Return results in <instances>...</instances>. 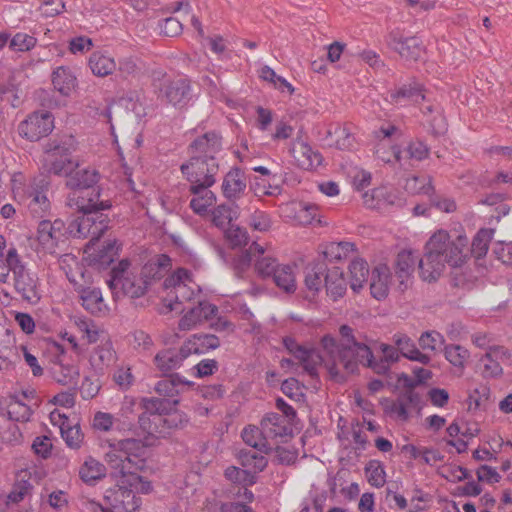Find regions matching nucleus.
I'll return each instance as SVG.
<instances>
[{
    "instance_id": "nucleus-61",
    "label": "nucleus",
    "mask_w": 512,
    "mask_h": 512,
    "mask_svg": "<svg viewBox=\"0 0 512 512\" xmlns=\"http://www.w3.org/2000/svg\"><path fill=\"white\" fill-rule=\"evenodd\" d=\"M322 363V356L315 349L311 350V353L300 363L303 366L305 372H307L311 377H316L318 375V366Z\"/></svg>"
},
{
    "instance_id": "nucleus-59",
    "label": "nucleus",
    "mask_w": 512,
    "mask_h": 512,
    "mask_svg": "<svg viewBox=\"0 0 512 512\" xmlns=\"http://www.w3.org/2000/svg\"><path fill=\"white\" fill-rule=\"evenodd\" d=\"M368 481L372 486L382 487L385 484L384 468L377 462H370L366 466Z\"/></svg>"
},
{
    "instance_id": "nucleus-23",
    "label": "nucleus",
    "mask_w": 512,
    "mask_h": 512,
    "mask_svg": "<svg viewBox=\"0 0 512 512\" xmlns=\"http://www.w3.org/2000/svg\"><path fill=\"white\" fill-rule=\"evenodd\" d=\"M290 152L298 165L306 170L313 169L322 162V156L318 152L313 151L309 145L300 141L294 142Z\"/></svg>"
},
{
    "instance_id": "nucleus-43",
    "label": "nucleus",
    "mask_w": 512,
    "mask_h": 512,
    "mask_svg": "<svg viewBox=\"0 0 512 512\" xmlns=\"http://www.w3.org/2000/svg\"><path fill=\"white\" fill-rule=\"evenodd\" d=\"M237 217V211H234L232 207L225 204L217 206L212 211L213 224L223 231L229 228L232 225V220L237 219Z\"/></svg>"
},
{
    "instance_id": "nucleus-28",
    "label": "nucleus",
    "mask_w": 512,
    "mask_h": 512,
    "mask_svg": "<svg viewBox=\"0 0 512 512\" xmlns=\"http://www.w3.org/2000/svg\"><path fill=\"white\" fill-rule=\"evenodd\" d=\"M54 88L62 95L68 96L76 87V77L66 67H58L52 73Z\"/></svg>"
},
{
    "instance_id": "nucleus-1",
    "label": "nucleus",
    "mask_w": 512,
    "mask_h": 512,
    "mask_svg": "<svg viewBox=\"0 0 512 512\" xmlns=\"http://www.w3.org/2000/svg\"><path fill=\"white\" fill-rule=\"evenodd\" d=\"M341 336L340 342L330 336L325 335L321 344L334 361V366H342L343 369L352 374L357 371L358 365L362 364L372 369L377 374H386L389 369V363L380 358L375 360L370 347L363 341L360 333L348 325H342L339 328Z\"/></svg>"
},
{
    "instance_id": "nucleus-60",
    "label": "nucleus",
    "mask_w": 512,
    "mask_h": 512,
    "mask_svg": "<svg viewBox=\"0 0 512 512\" xmlns=\"http://www.w3.org/2000/svg\"><path fill=\"white\" fill-rule=\"evenodd\" d=\"M396 400L403 403L405 408L411 413L413 410L419 409L421 397L419 393L415 392L413 389H405L399 394Z\"/></svg>"
},
{
    "instance_id": "nucleus-13",
    "label": "nucleus",
    "mask_w": 512,
    "mask_h": 512,
    "mask_svg": "<svg viewBox=\"0 0 512 512\" xmlns=\"http://www.w3.org/2000/svg\"><path fill=\"white\" fill-rule=\"evenodd\" d=\"M218 312L216 305L207 301H200L196 306L188 309L178 322V329L189 331L195 329L202 323L212 319Z\"/></svg>"
},
{
    "instance_id": "nucleus-25",
    "label": "nucleus",
    "mask_w": 512,
    "mask_h": 512,
    "mask_svg": "<svg viewBox=\"0 0 512 512\" xmlns=\"http://www.w3.org/2000/svg\"><path fill=\"white\" fill-rule=\"evenodd\" d=\"M393 342L397 346L398 351L405 358L422 364H428L430 362V356L420 352L407 335L397 333L393 336Z\"/></svg>"
},
{
    "instance_id": "nucleus-26",
    "label": "nucleus",
    "mask_w": 512,
    "mask_h": 512,
    "mask_svg": "<svg viewBox=\"0 0 512 512\" xmlns=\"http://www.w3.org/2000/svg\"><path fill=\"white\" fill-rule=\"evenodd\" d=\"M418 97L422 100L425 99L423 87L416 81L403 84L389 92V98L392 104H402L409 100L417 101Z\"/></svg>"
},
{
    "instance_id": "nucleus-19",
    "label": "nucleus",
    "mask_w": 512,
    "mask_h": 512,
    "mask_svg": "<svg viewBox=\"0 0 512 512\" xmlns=\"http://www.w3.org/2000/svg\"><path fill=\"white\" fill-rule=\"evenodd\" d=\"M99 175L95 169L83 168L75 169L70 177L66 179V186L71 190L86 192L94 189L93 186L98 182Z\"/></svg>"
},
{
    "instance_id": "nucleus-17",
    "label": "nucleus",
    "mask_w": 512,
    "mask_h": 512,
    "mask_svg": "<svg viewBox=\"0 0 512 512\" xmlns=\"http://www.w3.org/2000/svg\"><path fill=\"white\" fill-rule=\"evenodd\" d=\"M262 433L269 442V439L286 438L291 435V429L285 418L277 413H268L261 421Z\"/></svg>"
},
{
    "instance_id": "nucleus-32",
    "label": "nucleus",
    "mask_w": 512,
    "mask_h": 512,
    "mask_svg": "<svg viewBox=\"0 0 512 512\" xmlns=\"http://www.w3.org/2000/svg\"><path fill=\"white\" fill-rule=\"evenodd\" d=\"M79 476L85 483L93 484L106 476V467L93 457H88L79 469Z\"/></svg>"
},
{
    "instance_id": "nucleus-35",
    "label": "nucleus",
    "mask_w": 512,
    "mask_h": 512,
    "mask_svg": "<svg viewBox=\"0 0 512 512\" xmlns=\"http://www.w3.org/2000/svg\"><path fill=\"white\" fill-rule=\"evenodd\" d=\"M350 287L354 292H359L367 282L369 267L363 259H354L349 265Z\"/></svg>"
},
{
    "instance_id": "nucleus-36",
    "label": "nucleus",
    "mask_w": 512,
    "mask_h": 512,
    "mask_svg": "<svg viewBox=\"0 0 512 512\" xmlns=\"http://www.w3.org/2000/svg\"><path fill=\"white\" fill-rule=\"evenodd\" d=\"M271 277L276 286L282 291L288 294L296 291V278L292 266L287 264L282 265Z\"/></svg>"
},
{
    "instance_id": "nucleus-15",
    "label": "nucleus",
    "mask_w": 512,
    "mask_h": 512,
    "mask_svg": "<svg viewBox=\"0 0 512 512\" xmlns=\"http://www.w3.org/2000/svg\"><path fill=\"white\" fill-rule=\"evenodd\" d=\"M221 150V137L215 132H207L190 144L191 157L215 158Z\"/></svg>"
},
{
    "instance_id": "nucleus-14",
    "label": "nucleus",
    "mask_w": 512,
    "mask_h": 512,
    "mask_svg": "<svg viewBox=\"0 0 512 512\" xmlns=\"http://www.w3.org/2000/svg\"><path fill=\"white\" fill-rule=\"evenodd\" d=\"M160 92L161 98L166 103L176 108H183L190 99V84L184 78L167 79Z\"/></svg>"
},
{
    "instance_id": "nucleus-50",
    "label": "nucleus",
    "mask_w": 512,
    "mask_h": 512,
    "mask_svg": "<svg viewBox=\"0 0 512 512\" xmlns=\"http://www.w3.org/2000/svg\"><path fill=\"white\" fill-rule=\"evenodd\" d=\"M353 250L354 244L351 242H333L326 246L323 255L329 261L341 260L346 258Z\"/></svg>"
},
{
    "instance_id": "nucleus-46",
    "label": "nucleus",
    "mask_w": 512,
    "mask_h": 512,
    "mask_svg": "<svg viewBox=\"0 0 512 512\" xmlns=\"http://www.w3.org/2000/svg\"><path fill=\"white\" fill-rule=\"evenodd\" d=\"M422 112L426 116H431L429 124L434 135H441L446 131L445 118L439 107L429 104L422 108Z\"/></svg>"
},
{
    "instance_id": "nucleus-12",
    "label": "nucleus",
    "mask_w": 512,
    "mask_h": 512,
    "mask_svg": "<svg viewBox=\"0 0 512 512\" xmlns=\"http://www.w3.org/2000/svg\"><path fill=\"white\" fill-rule=\"evenodd\" d=\"M388 46L408 62H417L424 53L422 41L416 36L405 37L399 33H391Z\"/></svg>"
},
{
    "instance_id": "nucleus-47",
    "label": "nucleus",
    "mask_w": 512,
    "mask_h": 512,
    "mask_svg": "<svg viewBox=\"0 0 512 512\" xmlns=\"http://www.w3.org/2000/svg\"><path fill=\"white\" fill-rule=\"evenodd\" d=\"M403 161L404 160H415L422 161L426 159L430 154L429 147L419 139L411 140L408 142L406 148L402 150Z\"/></svg>"
},
{
    "instance_id": "nucleus-53",
    "label": "nucleus",
    "mask_w": 512,
    "mask_h": 512,
    "mask_svg": "<svg viewBox=\"0 0 512 512\" xmlns=\"http://www.w3.org/2000/svg\"><path fill=\"white\" fill-rule=\"evenodd\" d=\"M500 347H495L491 349L490 352L486 353L481 362L484 365V375L487 377H496L502 374V367L500 364L493 358V355H497L500 352Z\"/></svg>"
},
{
    "instance_id": "nucleus-24",
    "label": "nucleus",
    "mask_w": 512,
    "mask_h": 512,
    "mask_svg": "<svg viewBox=\"0 0 512 512\" xmlns=\"http://www.w3.org/2000/svg\"><path fill=\"white\" fill-rule=\"evenodd\" d=\"M246 189V177L239 168L231 169L224 177L222 191L226 198H238Z\"/></svg>"
},
{
    "instance_id": "nucleus-29",
    "label": "nucleus",
    "mask_w": 512,
    "mask_h": 512,
    "mask_svg": "<svg viewBox=\"0 0 512 512\" xmlns=\"http://www.w3.org/2000/svg\"><path fill=\"white\" fill-rule=\"evenodd\" d=\"M240 464L251 473L261 472L267 466V459L258 450L242 449L237 454Z\"/></svg>"
},
{
    "instance_id": "nucleus-11",
    "label": "nucleus",
    "mask_w": 512,
    "mask_h": 512,
    "mask_svg": "<svg viewBox=\"0 0 512 512\" xmlns=\"http://www.w3.org/2000/svg\"><path fill=\"white\" fill-rule=\"evenodd\" d=\"M65 238V224L60 219H43L38 224L37 240L42 249L54 253L58 243Z\"/></svg>"
},
{
    "instance_id": "nucleus-44",
    "label": "nucleus",
    "mask_w": 512,
    "mask_h": 512,
    "mask_svg": "<svg viewBox=\"0 0 512 512\" xmlns=\"http://www.w3.org/2000/svg\"><path fill=\"white\" fill-rule=\"evenodd\" d=\"M493 234V229H480L474 237L471 249H469V251L476 258L485 256L488 251V244L493 238Z\"/></svg>"
},
{
    "instance_id": "nucleus-21",
    "label": "nucleus",
    "mask_w": 512,
    "mask_h": 512,
    "mask_svg": "<svg viewBox=\"0 0 512 512\" xmlns=\"http://www.w3.org/2000/svg\"><path fill=\"white\" fill-rule=\"evenodd\" d=\"M390 276V269L385 264H379L372 270L370 292L375 299L382 300L387 297Z\"/></svg>"
},
{
    "instance_id": "nucleus-40",
    "label": "nucleus",
    "mask_w": 512,
    "mask_h": 512,
    "mask_svg": "<svg viewBox=\"0 0 512 512\" xmlns=\"http://www.w3.org/2000/svg\"><path fill=\"white\" fill-rule=\"evenodd\" d=\"M191 193L194 194L196 197L191 199L190 207L195 213L199 215L206 213L207 209L216 202L215 194L208 188H204L203 190H199L198 192Z\"/></svg>"
},
{
    "instance_id": "nucleus-34",
    "label": "nucleus",
    "mask_w": 512,
    "mask_h": 512,
    "mask_svg": "<svg viewBox=\"0 0 512 512\" xmlns=\"http://www.w3.org/2000/svg\"><path fill=\"white\" fill-rule=\"evenodd\" d=\"M89 67L94 75L105 77L115 71L116 62L108 55L94 52L89 58Z\"/></svg>"
},
{
    "instance_id": "nucleus-52",
    "label": "nucleus",
    "mask_w": 512,
    "mask_h": 512,
    "mask_svg": "<svg viewBox=\"0 0 512 512\" xmlns=\"http://www.w3.org/2000/svg\"><path fill=\"white\" fill-rule=\"evenodd\" d=\"M375 195L379 202V208L383 206H402L403 200L398 193L387 187L375 188Z\"/></svg>"
},
{
    "instance_id": "nucleus-48",
    "label": "nucleus",
    "mask_w": 512,
    "mask_h": 512,
    "mask_svg": "<svg viewBox=\"0 0 512 512\" xmlns=\"http://www.w3.org/2000/svg\"><path fill=\"white\" fill-rule=\"evenodd\" d=\"M444 355L449 363L460 369L465 367V363L470 356L466 348L455 344L447 345L444 349Z\"/></svg>"
},
{
    "instance_id": "nucleus-49",
    "label": "nucleus",
    "mask_w": 512,
    "mask_h": 512,
    "mask_svg": "<svg viewBox=\"0 0 512 512\" xmlns=\"http://www.w3.org/2000/svg\"><path fill=\"white\" fill-rule=\"evenodd\" d=\"M281 266L275 258L264 254L257 256L254 264L255 271L263 279L271 277Z\"/></svg>"
},
{
    "instance_id": "nucleus-20",
    "label": "nucleus",
    "mask_w": 512,
    "mask_h": 512,
    "mask_svg": "<svg viewBox=\"0 0 512 512\" xmlns=\"http://www.w3.org/2000/svg\"><path fill=\"white\" fill-rule=\"evenodd\" d=\"M324 285L327 294L336 301L343 297L347 290V282L344 277V272L339 267L326 268V274L324 278Z\"/></svg>"
},
{
    "instance_id": "nucleus-9",
    "label": "nucleus",
    "mask_w": 512,
    "mask_h": 512,
    "mask_svg": "<svg viewBox=\"0 0 512 512\" xmlns=\"http://www.w3.org/2000/svg\"><path fill=\"white\" fill-rule=\"evenodd\" d=\"M54 128V117L49 111H35L18 125V133L29 141L48 136Z\"/></svg>"
},
{
    "instance_id": "nucleus-6",
    "label": "nucleus",
    "mask_w": 512,
    "mask_h": 512,
    "mask_svg": "<svg viewBox=\"0 0 512 512\" xmlns=\"http://www.w3.org/2000/svg\"><path fill=\"white\" fill-rule=\"evenodd\" d=\"M180 169L190 182V192H198L211 187L215 183L219 166L216 158L190 157V160L183 163Z\"/></svg>"
},
{
    "instance_id": "nucleus-22",
    "label": "nucleus",
    "mask_w": 512,
    "mask_h": 512,
    "mask_svg": "<svg viewBox=\"0 0 512 512\" xmlns=\"http://www.w3.org/2000/svg\"><path fill=\"white\" fill-rule=\"evenodd\" d=\"M186 358H188V355L183 353L181 346L178 350L164 349L159 351L154 357V363L160 371L167 373L180 368Z\"/></svg>"
},
{
    "instance_id": "nucleus-42",
    "label": "nucleus",
    "mask_w": 512,
    "mask_h": 512,
    "mask_svg": "<svg viewBox=\"0 0 512 512\" xmlns=\"http://www.w3.org/2000/svg\"><path fill=\"white\" fill-rule=\"evenodd\" d=\"M32 414L31 408L21 402L17 397H11L7 405L8 418L16 422L29 421Z\"/></svg>"
},
{
    "instance_id": "nucleus-55",
    "label": "nucleus",
    "mask_w": 512,
    "mask_h": 512,
    "mask_svg": "<svg viewBox=\"0 0 512 512\" xmlns=\"http://www.w3.org/2000/svg\"><path fill=\"white\" fill-rule=\"evenodd\" d=\"M225 476L227 479H229L232 482L244 484V485H251L254 481V475L247 469H240L235 466L228 467L225 470Z\"/></svg>"
},
{
    "instance_id": "nucleus-18",
    "label": "nucleus",
    "mask_w": 512,
    "mask_h": 512,
    "mask_svg": "<svg viewBox=\"0 0 512 512\" xmlns=\"http://www.w3.org/2000/svg\"><path fill=\"white\" fill-rule=\"evenodd\" d=\"M115 361L116 352L113 349L112 342L108 338H103L90 355L91 366L95 371H104L113 365Z\"/></svg>"
},
{
    "instance_id": "nucleus-2",
    "label": "nucleus",
    "mask_w": 512,
    "mask_h": 512,
    "mask_svg": "<svg viewBox=\"0 0 512 512\" xmlns=\"http://www.w3.org/2000/svg\"><path fill=\"white\" fill-rule=\"evenodd\" d=\"M468 238L464 235L452 237L448 232L439 230L425 245V254L419 260L422 280L435 282L443 274L446 265L453 268L462 266L468 257Z\"/></svg>"
},
{
    "instance_id": "nucleus-33",
    "label": "nucleus",
    "mask_w": 512,
    "mask_h": 512,
    "mask_svg": "<svg viewBox=\"0 0 512 512\" xmlns=\"http://www.w3.org/2000/svg\"><path fill=\"white\" fill-rule=\"evenodd\" d=\"M53 379L63 385L76 388L79 380V369L74 365L56 364L53 369Z\"/></svg>"
},
{
    "instance_id": "nucleus-4",
    "label": "nucleus",
    "mask_w": 512,
    "mask_h": 512,
    "mask_svg": "<svg viewBox=\"0 0 512 512\" xmlns=\"http://www.w3.org/2000/svg\"><path fill=\"white\" fill-rule=\"evenodd\" d=\"M100 193L96 189L86 192L72 190L68 195L67 205L83 215L75 221L79 237H91L86 245L87 250H91L99 238L108 229V218L101 211L109 209V201H100Z\"/></svg>"
},
{
    "instance_id": "nucleus-37",
    "label": "nucleus",
    "mask_w": 512,
    "mask_h": 512,
    "mask_svg": "<svg viewBox=\"0 0 512 512\" xmlns=\"http://www.w3.org/2000/svg\"><path fill=\"white\" fill-rule=\"evenodd\" d=\"M177 403V400L150 397L142 399L141 407L149 415L161 416L164 414H168Z\"/></svg>"
},
{
    "instance_id": "nucleus-31",
    "label": "nucleus",
    "mask_w": 512,
    "mask_h": 512,
    "mask_svg": "<svg viewBox=\"0 0 512 512\" xmlns=\"http://www.w3.org/2000/svg\"><path fill=\"white\" fill-rule=\"evenodd\" d=\"M243 441L250 447L263 452L264 454L269 453L272 450V446L266 441L261 427L248 426L245 427L241 433Z\"/></svg>"
},
{
    "instance_id": "nucleus-45",
    "label": "nucleus",
    "mask_w": 512,
    "mask_h": 512,
    "mask_svg": "<svg viewBox=\"0 0 512 512\" xmlns=\"http://www.w3.org/2000/svg\"><path fill=\"white\" fill-rule=\"evenodd\" d=\"M61 436L65 443L73 449L80 448L84 435L81 432L78 424L70 425L69 423L62 422L60 425Z\"/></svg>"
},
{
    "instance_id": "nucleus-64",
    "label": "nucleus",
    "mask_w": 512,
    "mask_h": 512,
    "mask_svg": "<svg viewBox=\"0 0 512 512\" xmlns=\"http://www.w3.org/2000/svg\"><path fill=\"white\" fill-rule=\"evenodd\" d=\"M493 253L504 264H512V241H497L493 247Z\"/></svg>"
},
{
    "instance_id": "nucleus-3",
    "label": "nucleus",
    "mask_w": 512,
    "mask_h": 512,
    "mask_svg": "<svg viewBox=\"0 0 512 512\" xmlns=\"http://www.w3.org/2000/svg\"><path fill=\"white\" fill-rule=\"evenodd\" d=\"M147 447L143 441L134 438L122 439L109 443L105 461L111 469V475L129 489L142 493L151 491V483L138 475L146 466Z\"/></svg>"
},
{
    "instance_id": "nucleus-16",
    "label": "nucleus",
    "mask_w": 512,
    "mask_h": 512,
    "mask_svg": "<svg viewBox=\"0 0 512 512\" xmlns=\"http://www.w3.org/2000/svg\"><path fill=\"white\" fill-rule=\"evenodd\" d=\"M220 346V340L213 334H194L182 344L183 353L188 357L192 354H205L209 350H214Z\"/></svg>"
},
{
    "instance_id": "nucleus-51",
    "label": "nucleus",
    "mask_w": 512,
    "mask_h": 512,
    "mask_svg": "<svg viewBox=\"0 0 512 512\" xmlns=\"http://www.w3.org/2000/svg\"><path fill=\"white\" fill-rule=\"evenodd\" d=\"M29 210L34 217L42 218L50 208V202L42 191H33L30 194Z\"/></svg>"
},
{
    "instance_id": "nucleus-5",
    "label": "nucleus",
    "mask_w": 512,
    "mask_h": 512,
    "mask_svg": "<svg viewBox=\"0 0 512 512\" xmlns=\"http://www.w3.org/2000/svg\"><path fill=\"white\" fill-rule=\"evenodd\" d=\"M6 264L12 273L13 286L24 302L35 305L41 299L40 281L38 276L26 267L17 253L16 248L8 250Z\"/></svg>"
},
{
    "instance_id": "nucleus-56",
    "label": "nucleus",
    "mask_w": 512,
    "mask_h": 512,
    "mask_svg": "<svg viewBox=\"0 0 512 512\" xmlns=\"http://www.w3.org/2000/svg\"><path fill=\"white\" fill-rule=\"evenodd\" d=\"M318 208L314 204L300 203L296 210L295 219L300 225H309L317 216Z\"/></svg>"
},
{
    "instance_id": "nucleus-63",
    "label": "nucleus",
    "mask_w": 512,
    "mask_h": 512,
    "mask_svg": "<svg viewBox=\"0 0 512 512\" xmlns=\"http://www.w3.org/2000/svg\"><path fill=\"white\" fill-rule=\"evenodd\" d=\"M444 342L443 336L435 331L424 332L419 338V345L423 350L434 351L438 344Z\"/></svg>"
},
{
    "instance_id": "nucleus-58",
    "label": "nucleus",
    "mask_w": 512,
    "mask_h": 512,
    "mask_svg": "<svg viewBox=\"0 0 512 512\" xmlns=\"http://www.w3.org/2000/svg\"><path fill=\"white\" fill-rule=\"evenodd\" d=\"M405 189L412 194H427L432 189L430 178L426 179L424 177L420 178L417 176H412L406 180Z\"/></svg>"
},
{
    "instance_id": "nucleus-10",
    "label": "nucleus",
    "mask_w": 512,
    "mask_h": 512,
    "mask_svg": "<svg viewBox=\"0 0 512 512\" xmlns=\"http://www.w3.org/2000/svg\"><path fill=\"white\" fill-rule=\"evenodd\" d=\"M108 285L116 299L121 296L139 298L147 292L150 282L140 275H120L118 273L108 281Z\"/></svg>"
},
{
    "instance_id": "nucleus-30",
    "label": "nucleus",
    "mask_w": 512,
    "mask_h": 512,
    "mask_svg": "<svg viewBox=\"0 0 512 512\" xmlns=\"http://www.w3.org/2000/svg\"><path fill=\"white\" fill-rule=\"evenodd\" d=\"M417 261L418 256L414 255L412 251L403 250L398 253L396 259V276L400 284H404L412 275Z\"/></svg>"
},
{
    "instance_id": "nucleus-38",
    "label": "nucleus",
    "mask_w": 512,
    "mask_h": 512,
    "mask_svg": "<svg viewBox=\"0 0 512 512\" xmlns=\"http://www.w3.org/2000/svg\"><path fill=\"white\" fill-rule=\"evenodd\" d=\"M263 254H265V248L257 242H253L247 250L241 252L235 259L236 274L241 277V273L244 272L252 262L255 263L256 257L262 256Z\"/></svg>"
},
{
    "instance_id": "nucleus-62",
    "label": "nucleus",
    "mask_w": 512,
    "mask_h": 512,
    "mask_svg": "<svg viewBox=\"0 0 512 512\" xmlns=\"http://www.w3.org/2000/svg\"><path fill=\"white\" fill-rule=\"evenodd\" d=\"M224 233L227 240H229L233 246L246 245L248 242L247 232L239 226L231 225L229 228L224 230Z\"/></svg>"
},
{
    "instance_id": "nucleus-27",
    "label": "nucleus",
    "mask_w": 512,
    "mask_h": 512,
    "mask_svg": "<svg viewBox=\"0 0 512 512\" xmlns=\"http://www.w3.org/2000/svg\"><path fill=\"white\" fill-rule=\"evenodd\" d=\"M326 268V264L321 261L306 267L304 282L307 290L311 292L312 295L317 294L321 290L326 274Z\"/></svg>"
},
{
    "instance_id": "nucleus-8",
    "label": "nucleus",
    "mask_w": 512,
    "mask_h": 512,
    "mask_svg": "<svg viewBox=\"0 0 512 512\" xmlns=\"http://www.w3.org/2000/svg\"><path fill=\"white\" fill-rule=\"evenodd\" d=\"M117 483L115 488L106 491L102 512H136L141 505V498L126 484Z\"/></svg>"
},
{
    "instance_id": "nucleus-7",
    "label": "nucleus",
    "mask_w": 512,
    "mask_h": 512,
    "mask_svg": "<svg viewBox=\"0 0 512 512\" xmlns=\"http://www.w3.org/2000/svg\"><path fill=\"white\" fill-rule=\"evenodd\" d=\"M74 151L72 144L58 143L56 140L46 145L45 152L49 157V172L67 179L79 167V162L70 156Z\"/></svg>"
},
{
    "instance_id": "nucleus-39",
    "label": "nucleus",
    "mask_w": 512,
    "mask_h": 512,
    "mask_svg": "<svg viewBox=\"0 0 512 512\" xmlns=\"http://www.w3.org/2000/svg\"><path fill=\"white\" fill-rule=\"evenodd\" d=\"M82 306L91 314H98L105 307L102 293L96 288H85L81 291Z\"/></svg>"
},
{
    "instance_id": "nucleus-57",
    "label": "nucleus",
    "mask_w": 512,
    "mask_h": 512,
    "mask_svg": "<svg viewBox=\"0 0 512 512\" xmlns=\"http://www.w3.org/2000/svg\"><path fill=\"white\" fill-rule=\"evenodd\" d=\"M33 486L29 482V480L21 478L15 482L11 492L8 495L9 501L13 503H18L24 499L26 495L30 493Z\"/></svg>"
},
{
    "instance_id": "nucleus-41",
    "label": "nucleus",
    "mask_w": 512,
    "mask_h": 512,
    "mask_svg": "<svg viewBox=\"0 0 512 512\" xmlns=\"http://www.w3.org/2000/svg\"><path fill=\"white\" fill-rule=\"evenodd\" d=\"M374 154L377 159L384 163H392L395 160L403 165V152L399 146H387L384 142H378L375 146Z\"/></svg>"
},
{
    "instance_id": "nucleus-54",
    "label": "nucleus",
    "mask_w": 512,
    "mask_h": 512,
    "mask_svg": "<svg viewBox=\"0 0 512 512\" xmlns=\"http://www.w3.org/2000/svg\"><path fill=\"white\" fill-rule=\"evenodd\" d=\"M36 38L26 33H17L9 42L11 50L16 52H26L36 45Z\"/></svg>"
}]
</instances>
